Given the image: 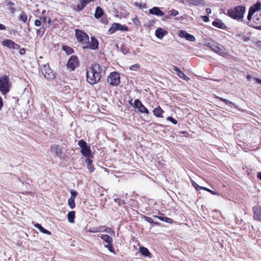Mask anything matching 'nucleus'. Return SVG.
Listing matches in <instances>:
<instances>
[{
	"label": "nucleus",
	"mask_w": 261,
	"mask_h": 261,
	"mask_svg": "<svg viewBox=\"0 0 261 261\" xmlns=\"http://www.w3.org/2000/svg\"><path fill=\"white\" fill-rule=\"evenodd\" d=\"M75 36L77 40L83 45V48H89L96 50L98 47V41L94 37H91V41H89V36L82 30H76Z\"/></svg>",
	"instance_id": "obj_1"
},
{
	"label": "nucleus",
	"mask_w": 261,
	"mask_h": 261,
	"mask_svg": "<svg viewBox=\"0 0 261 261\" xmlns=\"http://www.w3.org/2000/svg\"><path fill=\"white\" fill-rule=\"evenodd\" d=\"M102 72V68L100 65L93 64L86 72L87 82L91 85L98 83L101 78Z\"/></svg>",
	"instance_id": "obj_2"
},
{
	"label": "nucleus",
	"mask_w": 261,
	"mask_h": 261,
	"mask_svg": "<svg viewBox=\"0 0 261 261\" xmlns=\"http://www.w3.org/2000/svg\"><path fill=\"white\" fill-rule=\"evenodd\" d=\"M245 11L246 9L244 6H238L234 9L228 10L227 14L231 18L239 20L243 18Z\"/></svg>",
	"instance_id": "obj_3"
},
{
	"label": "nucleus",
	"mask_w": 261,
	"mask_h": 261,
	"mask_svg": "<svg viewBox=\"0 0 261 261\" xmlns=\"http://www.w3.org/2000/svg\"><path fill=\"white\" fill-rule=\"evenodd\" d=\"M11 86L8 76L5 75L0 77V91L3 95H6L9 92Z\"/></svg>",
	"instance_id": "obj_4"
},
{
	"label": "nucleus",
	"mask_w": 261,
	"mask_h": 261,
	"mask_svg": "<svg viewBox=\"0 0 261 261\" xmlns=\"http://www.w3.org/2000/svg\"><path fill=\"white\" fill-rule=\"evenodd\" d=\"M78 145L81 148V152L85 157L92 158V154L90 150V147L88 146L87 143L83 140H80L78 142Z\"/></svg>",
	"instance_id": "obj_5"
},
{
	"label": "nucleus",
	"mask_w": 261,
	"mask_h": 261,
	"mask_svg": "<svg viewBox=\"0 0 261 261\" xmlns=\"http://www.w3.org/2000/svg\"><path fill=\"white\" fill-rule=\"evenodd\" d=\"M108 82L112 86H117L120 82L119 74L117 72H111L108 76Z\"/></svg>",
	"instance_id": "obj_6"
},
{
	"label": "nucleus",
	"mask_w": 261,
	"mask_h": 261,
	"mask_svg": "<svg viewBox=\"0 0 261 261\" xmlns=\"http://www.w3.org/2000/svg\"><path fill=\"white\" fill-rule=\"evenodd\" d=\"M78 58L74 55L70 57L67 64V67L70 71H73L79 66Z\"/></svg>",
	"instance_id": "obj_7"
},
{
	"label": "nucleus",
	"mask_w": 261,
	"mask_h": 261,
	"mask_svg": "<svg viewBox=\"0 0 261 261\" xmlns=\"http://www.w3.org/2000/svg\"><path fill=\"white\" fill-rule=\"evenodd\" d=\"M41 72L44 77L47 80H53L55 77L54 72L48 64L43 66Z\"/></svg>",
	"instance_id": "obj_8"
},
{
	"label": "nucleus",
	"mask_w": 261,
	"mask_h": 261,
	"mask_svg": "<svg viewBox=\"0 0 261 261\" xmlns=\"http://www.w3.org/2000/svg\"><path fill=\"white\" fill-rule=\"evenodd\" d=\"M211 48L214 51L221 56L225 55L228 53L227 50L224 47L220 44H212Z\"/></svg>",
	"instance_id": "obj_9"
},
{
	"label": "nucleus",
	"mask_w": 261,
	"mask_h": 261,
	"mask_svg": "<svg viewBox=\"0 0 261 261\" xmlns=\"http://www.w3.org/2000/svg\"><path fill=\"white\" fill-rule=\"evenodd\" d=\"M127 31L128 30V28L127 27L123 25L120 23H114L111 27L109 30V32L110 34H113L116 31Z\"/></svg>",
	"instance_id": "obj_10"
},
{
	"label": "nucleus",
	"mask_w": 261,
	"mask_h": 261,
	"mask_svg": "<svg viewBox=\"0 0 261 261\" xmlns=\"http://www.w3.org/2000/svg\"><path fill=\"white\" fill-rule=\"evenodd\" d=\"M134 107H135L139 112L141 113L149 114L148 109L142 104L141 101L137 99L134 101Z\"/></svg>",
	"instance_id": "obj_11"
},
{
	"label": "nucleus",
	"mask_w": 261,
	"mask_h": 261,
	"mask_svg": "<svg viewBox=\"0 0 261 261\" xmlns=\"http://www.w3.org/2000/svg\"><path fill=\"white\" fill-rule=\"evenodd\" d=\"M253 213V219L261 222V206L255 205L252 208Z\"/></svg>",
	"instance_id": "obj_12"
},
{
	"label": "nucleus",
	"mask_w": 261,
	"mask_h": 261,
	"mask_svg": "<svg viewBox=\"0 0 261 261\" xmlns=\"http://www.w3.org/2000/svg\"><path fill=\"white\" fill-rule=\"evenodd\" d=\"M178 35L181 38H185L187 40L193 42L195 40L194 36L188 33L186 31L181 30L179 32Z\"/></svg>",
	"instance_id": "obj_13"
},
{
	"label": "nucleus",
	"mask_w": 261,
	"mask_h": 261,
	"mask_svg": "<svg viewBox=\"0 0 261 261\" xmlns=\"http://www.w3.org/2000/svg\"><path fill=\"white\" fill-rule=\"evenodd\" d=\"M2 44L4 46L10 48L17 49L19 46V45L15 43L14 41L9 39L5 40L3 41Z\"/></svg>",
	"instance_id": "obj_14"
},
{
	"label": "nucleus",
	"mask_w": 261,
	"mask_h": 261,
	"mask_svg": "<svg viewBox=\"0 0 261 261\" xmlns=\"http://www.w3.org/2000/svg\"><path fill=\"white\" fill-rule=\"evenodd\" d=\"M167 34V32L162 28H158L155 32V36L160 39H162Z\"/></svg>",
	"instance_id": "obj_15"
},
{
	"label": "nucleus",
	"mask_w": 261,
	"mask_h": 261,
	"mask_svg": "<svg viewBox=\"0 0 261 261\" xmlns=\"http://www.w3.org/2000/svg\"><path fill=\"white\" fill-rule=\"evenodd\" d=\"M149 13L158 16H161L164 15L163 12L159 8L154 7L149 9Z\"/></svg>",
	"instance_id": "obj_16"
},
{
	"label": "nucleus",
	"mask_w": 261,
	"mask_h": 261,
	"mask_svg": "<svg viewBox=\"0 0 261 261\" xmlns=\"http://www.w3.org/2000/svg\"><path fill=\"white\" fill-rule=\"evenodd\" d=\"M261 9V3L257 2L256 4L251 6L249 10V12L254 14L255 12Z\"/></svg>",
	"instance_id": "obj_17"
},
{
	"label": "nucleus",
	"mask_w": 261,
	"mask_h": 261,
	"mask_svg": "<svg viewBox=\"0 0 261 261\" xmlns=\"http://www.w3.org/2000/svg\"><path fill=\"white\" fill-rule=\"evenodd\" d=\"M164 111L161 109L160 107H158L153 110V113L154 116L158 118H163V114Z\"/></svg>",
	"instance_id": "obj_18"
},
{
	"label": "nucleus",
	"mask_w": 261,
	"mask_h": 261,
	"mask_svg": "<svg viewBox=\"0 0 261 261\" xmlns=\"http://www.w3.org/2000/svg\"><path fill=\"white\" fill-rule=\"evenodd\" d=\"M51 151L55 153L57 156L60 157L62 151L60 146L58 145H54L51 147Z\"/></svg>",
	"instance_id": "obj_19"
},
{
	"label": "nucleus",
	"mask_w": 261,
	"mask_h": 261,
	"mask_svg": "<svg viewBox=\"0 0 261 261\" xmlns=\"http://www.w3.org/2000/svg\"><path fill=\"white\" fill-rule=\"evenodd\" d=\"M85 161L87 164V168L88 169L89 172H93L94 171V168L92 165V160L90 159V158H87Z\"/></svg>",
	"instance_id": "obj_20"
},
{
	"label": "nucleus",
	"mask_w": 261,
	"mask_h": 261,
	"mask_svg": "<svg viewBox=\"0 0 261 261\" xmlns=\"http://www.w3.org/2000/svg\"><path fill=\"white\" fill-rule=\"evenodd\" d=\"M80 3L78 4L76 7L75 8V10L76 11H81L84 9V8L88 4L86 1L84 0H80Z\"/></svg>",
	"instance_id": "obj_21"
},
{
	"label": "nucleus",
	"mask_w": 261,
	"mask_h": 261,
	"mask_svg": "<svg viewBox=\"0 0 261 261\" xmlns=\"http://www.w3.org/2000/svg\"><path fill=\"white\" fill-rule=\"evenodd\" d=\"M213 25L215 27L222 29L226 28V25L220 19H216L214 21Z\"/></svg>",
	"instance_id": "obj_22"
},
{
	"label": "nucleus",
	"mask_w": 261,
	"mask_h": 261,
	"mask_svg": "<svg viewBox=\"0 0 261 261\" xmlns=\"http://www.w3.org/2000/svg\"><path fill=\"white\" fill-rule=\"evenodd\" d=\"M34 226L38 229L41 232L43 233H45V234H48V235H50L51 234V232L45 229V228H44L39 223H36L35 225H34Z\"/></svg>",
	"instance_id": "obj_23"
},
{
	"label": "nucleus",
	"mask_w": 261,
	"mask_h": 261,
	"mask_svg": "<svg viewBox=\"0 0 261 261\" xmlns=\"http://www.w3.org/2000/svg\"><path fill=\"white\" fill-rule=\"evenodd\" d=\"M103 10L100 7H97L96 8L95 12L94 14L95 17L97 19L100 18L103 15Z\"/></svg>",
	"instance_id": "obj_24"
},
{
	"label": "nucleus",
	"mask_w": 261,
	"mask_h": 261,
	"mask_svg": "<svg viewBox=\"0 0 261 261\" xmlns=\"http://www.w3.org/2000/svg\"><path fill=\"white\" fill-rule=\"evenodd\" d=\"M140 251L141 254L144 256H149L150 255V252L148 249L144 247H140Z\"/></svg>",
	"instance_id": "obj_25"
},
{
	"label": "nucleus",
	"mask_w": 261,
	"mask_h": 261,
	"mask_svg": "<svg viewBox=\"0 0 261 261\" xmlns=\"http://www.w3.org/2000/svg\"><path fill=\"white\" fill-rule=\"evenodd\" d=\"M68 220L70 223H73L74 222L75 212L70 211L68 214Z\"/></svg>",
	"instance_id": "obj_26"
},
{
	"label": "nucleus",
	"mask_w": 261,
	"mask_h": 261,
	"mask_svg": "<svg viewBox=\"0 0 261 261\" xmlns=\"http://www.w3.org/2000/svg\"><path fill=\"white\" fill-rule=\"evenodd\" d=\"M189 2L195 6H203L204 4V2L203 0H188Z\"/></svg>",
	"instance_id": "obj_27"
},
{
	"label": "nucleus",
	"mask_w": 261,
	"mask_h": 261,
	"mask_svg": "<svg viewBox=\"0 0 261 261\" xmlns=\"http://www.w3.org/2000/svg\"><path fill=\"white\" fill-rule=\"evenodd\" d=\"M100 237L101 239L107 243L113 242L112 238L108 234H102Z\"/></svg>",
	"instance_id": "obj_28"
},
{
	"label": "nucleus",
	"mask_w": 261,
	"mask_h": 261,
	"mask_svg": "<svg viewBox=\"0 0 261 261\" xmlns=\"http://www.w3.org/2000/svg\"><path fill=\"white\" fill-rule=\"evenodd\" d=\"M62 49L65 51L67 55H71L73 53V49L71 47L66 45H63Z\"/></svg>",
	"instance_id": "obj_29"
},
{
	"label": "nucleus",
	"mask_w": 261,
	"mask_h": 261,
	"mask_svg": "<svg viewBox=\"0 0 261 261\" xmlns=\"http://www.w3.org/2000/svg\"><path fill=\"white\" fill-rule=\"evenodd\" d=\"M28 19L27 15L25 14V12H22L19 16V19L21 20L24 23L27 22Z\"/></svg>",
	"instance_id": "obj_30"
},
{
	"label": "nucleus",
	"mask_w": 261,
	"mask_h": 261,
	"mask_svg": "<svg viewBox=\"0 0 261 261\" xmlns=\"http://www.w3.org/2000/svg\"><path fill=\"white\" fill-rule=\"evenodd\" d=\"M7 5L9 9L10 10L11 12L14 13V10H15V8H14L15 4L13 2H12L11 1H9L7 3Z\"/></svg>",
	"instance_id": "obj_31"
},
{
	"label": "nucleus",
	"mask_w": 261,
	"mask_h": 261,
	"mask_svg": "<svg viewBox=\"0 0 261 261\" xmlns=\"http://www.w3.org/2000/svg\"><path fill=\"white\" fill-rule=\"evenodd\" d=\"M178 13H179L177 11L175 10L174 9H172L171 10L168 11V16H166V18H168L169 16H176L178 14Z\"/></svg>",
	"instance_id": "obj_32"
},
{
	"label": "nucleus",
	"mask_w": 261,
	"mask_h": 261,
	"mask_svg": "<svg viewBox=\"0 0 261 261\" xmlns=\"http://www.w3.org/2000/svg\"><path fill=\"white\" fill-rule=\"evenodd\" d=\"M74 200L75 199H73V198H70L68 201V205L72 209L74 208L75 206Z\"/></svg>",
	"instance_id": "obj_33"
},
{
	"label": "nucleus",
	"mask_w": 261,
	"mask_h": 261,
	"mask_svg": "<svg viewBox=\"0 0 261 261\" xmlns=\"http://www.w3.org/2000/svg\"><path fill=\"white\" fill-rule=\"evenodd\" d=\"M177 75L181 79H184L185 80H188L189 79V77H187L185 73L180 70L178 71L177 73Z\"/></svg>",
	"instance_id": "obj_34"
},
{
	"label": "nucleus",
	"mask_w": 261,
	"mask_h": 261,
	"mask_svg": "<svg viewBox=\"0 0 261 261\" xmlns=\"http://www.w3.org/2000/svg\"><path fill=\"white\" fill-rule=\"evenodd\" d=\"M105 247L108 248L110 252L114 253L115 249L113 246L112 243H108L107 245H105Z\"/></svg>",
	"instance_id": "obj_35"
},
{
	"label": "nucleus",
	"mask_w": 261,
	"mask_h": 261,
	"mask_svg": "<svg viewBox=\"0 0 261 261\" xmlns=\"http://www.w3.org/2000/svg\"><path fill=\"white\" fill-rule=\"evenodd\" d=\"M140 68V65L139 64H134L129 67V69L132 71H137Z\"/></svg>",
	"instance_id": "obj_36"
},
{
	"label": "nucleus",
	"mask_w": 261,
	"mask_h": 261,
	"mask_svg": "<svg viewBox=\"0 0 261 261\" xmlns=\"http://www.w3.org/2000/svg\"><path fill=\"white\" fill-rule=\"evenodd\" d=\"M219 99L221 101L224 102L227 105L232 106V105H234L233 102H232V101H230L226 99H224V98L220 97V98H219Z\"/></svg>",
	"instance_id": "obj_37"
},
{
	"label": "nucleus",
	"mask_w": 261,
	"mask_h": 261,
	"mask_svg": "<svg viewBox=\"0 0 261 261\" xmlns=\"http://www.w3.org/2000/svg\"><path fill=\"white\" fill-rule=\"evenodd\" d=\"M88 231L90 232H97L100 231V227H93V228H90Z\"/></svg>",
	"instance_id": "obj_38"
},
{
	"label": "nucleus",
	"mask_w": 261,
	"mask_h": 261,
	"mask_svg": "<svg viewBox=\"0 0 261 261\" xmlns=\"http://www.w3.org/2000/svg\"><path fill=\"white\" fill-rule=\"evenodd\" d=\"M192 185L193 187L195 188V189L197 191H199L200 190H202V187L199 186L197 183H196L195 181H192Z\"/></svg>",
	"instance_id": "obj_39"
},
{
	"label": "nucleus",
	"mask_w": 261,
	"mask_h": 261,
	"mask_svg": "<svg viewBox=\"0 0 261 261\" xmlns=\"http://www.w3.org/2000/svg\"><path fill=\"white\" fill-rule=\"evenodd\" d=\"M70 194H71L70 198H73V199H75L76 195H77V192L76 191H75L74 190H71Z\"/></svg>",
	"instance_id": "obj_40"
},
{
	"label": "nucleus",
	"mask_w": 261,
	"mask_h": 261,
	"mask_svg": "<svg viewBox=\"0 0 261 261\" xmlns=\"http://www.w3.org/2000/svg\"><path fill=\"white\" fill-rule=\"evenodd\" d=\"M167 120L168 121H171L173 124H176L177 123V121L176 120H175L174 118H172L171 116H169L167 118Z\"/></svg>",
	"instance_id": "obj_41"
},
{
	"label": "nucleus",
	"mask_w": 261,
	"mask_h": 261,
	"mask_svg": "<svg viewBox=\"0 0 261 261\" xmlns=\"http://www.w3.org/2000/svg\"><path fill=\"white\" fill-rule=\"evenodd\" d=\"M180 70L177 68V67L175 66H173L172 67H171V71L177 74V72L178 71H179Z\"/></svg>",
	"instance_id": "obj_42"
},
{
	"label": "nucleus",
	"mask_w": 261,
	"mask_h": 261,
	"mask_svg": "<svg viewBox=\"0 0 261 261\" xmlns=\"http://www.w3.org/2000/svg\"><path fill=\"white\" fill-rule=\"evenodd\" d=\"M158 214L160 215V216L159 217H158V219H159L162 221H164L166 217H164V214L163 213L159 212Z\"/></svg>",
	"instance_id": "obj_43"
},
{
	"label": "nucleus",
	"mask_w": 261,
	"mask_h": 261,
	"mask_svg": "<svg viewBox=\"0 0 261 261\" xmlns=\"http://www.w3.org/2000/svg\"><path fill=\"white\" fill-rule=\"evenodd\" d=\"M44 34V29L43 28H41L40 29L37 30V34L38 35H42Z\"/></svg>",
	"instance_id": "obj_44"
},
{
	"label": "nucleus",
	"mask_w": 261,
	"mask_h": 261,
	"mask_svg": "<svg viewBox=\"0 0 261 261\" xmlns=\"http://www.w3.org/2000/svg\"><path fill=\"white\" fill-rule=\"evenodd\" d=\"M35 25L37 27H39L41 25V22L40 21V20H38V19H36L35 21V23H34Z\"/></svg>",
	"instance_id": "obj_45"
},
{
	"label": "nucleus",
	"mask_w": 261,
	"mask_h": 261,
	"mask_svg": "<svg viewBox=\"0 0 261 261\" xmlns=\"http://www.w3.org/2000/svg\"><path fill=\"white\" fill-rule=\"evenodd\" d=\"M164 221H165L168 223H171L172 222V220L171 218H167L166 217Z\"/></svg>",
	"instance_id": "obj_46"
},
{
	"label": "nucleus",
	"mask_w": 261,
	"mask_h": 261,
	"mask_svg": "<svg viewBox=\"0 0 261 261\" xmlns=\"http://www.w3.org/2000/svg\"><path fill=\"white\" fill-rule=\"evenodd\" d=\"M202 19L204 22H208L209 21V18L207 16H202Z\"/></svg>",
	"instance_id": "obj_47"
},
{
	"label": "nucleus",
	"mask_w": 261,
	"mask_h": 261,
	"mask_svg": "<svg viewBox=\"0 0 261 261\" xmlns=\"http://www.w3.org/2000/svg\"><path fill=\"white\" fill-rule=\"evenodd\" d=\"M146 220L150 223H154V222L153 221L152 219L150 218V217H146V218H145Z\"/></svg>",
	"instance_id": "obj_48"
},
{
	"label": "nucleus",
	"mask_w": 261,
	"mask_h": 261,
	"mask_svg": "<svg viewBox=\"0 0 261 261\" xmlns=\"http://www.w3.org/2000/svg\"><path fill=\"white\" fill-rule=\"evenodd\" d=\"M253 14H252L250 12H248V16H247V19L248 20H250L252 18V16Z\"/></svg>",
	"instance_id": "obj_49"
},
{
	"label": "nucleus",
	"mask_w": 261,
	"mask_h": 261,
	"mask_svg": "<svg viewBox=\"0 0 261 261\" xmlns=\"http://www.w3.org/2000/svg\"><path fill=\"white\" fill-rule=\"evenodd\" d=\"M3 107V102L2 98L0 96V111L2 110Z\"/></svg>",
	"instance_id": "obj_50"
},
{
	"label": "nucleus",
	"mask_w": 261,
	"mask_h": 261,
	"mask_svg": "<svg viewBox=\"0 0 261 261\" xmlns=\"http://www.w3.org/2000/svg\"><path fill=\"white\" fill-rule=\"evenodd\" d=\"M254 80L257 83L261 84V80L260 79L257 78V77H254Z\"/></svg>",
	"instance_id": "obj_51"
},
{
	"label": "nucleus",
	"mask_w": 261,
	"mask_h": 261,
	"mask_svg": "<svg viewBox=\"0 0 261 261\" xmlns=\"http://www.w3.org/2000/svg\"><path fill=\"white\" fill-rule=\"evenodd\" d=\"M5 29H6L5 26L3 24L0 23V30H5Z\"/></svg>",
	"instance_id": "obj_52"
},
{
	"label": "nucleus",
	"mask_w": 261,
	"mask_h": 261,
	"mask_svg": "<svg viewBox=\"0 0 261 261\" xmlns=\"http://www.w3.org/2000/svg\"><path fill=\"white\" fill-rule=\"evenodd\" d=\"M111 228H107L105 230H103L102 231H105L106 232H108V233H110L111 232Z\"/></svg>",
	"instance_id": "obj_53"
},
{
	"label": "nucleus",
	"mask_w": 261,
	"mask_h": 261,
	"mask_svg": "<svg viewBox=\"0 0 261 261\" xmlns=\"http://www.w3.org/2000/svg\"><path fill=\"white\" fill-rule=\"evenodd\" d=\"M19 53L20 55H23L25 53V49H21L19 51Z\"/></svg>",
	"instance_id": "obj_54"
},
{
	"label": "nucleus",
	"mask_w": 261,
	"mask_h": 261,
	"mask_svg": "<svg viewBox=\"0 0 261 261\" xmlns=\"http://www.w3.org/2000/svg\"><path fill=\"white\" fill-rule=\"evenodd\" d=\"M202 190H205V191H208V192L211 191V190H210V189H208V188H205V187H202Z\"/></svg>",
	"instance_id": "obj_55"
},
{
	"label": "nucleus",
	"mask_w": 261,
	"mask_h": 261,
	"mask_svg": "<svg viewBox=\"0 0 261 261\" xmlns=\"http://www.w3.org/2000/svg\"><path fill=\"white\" fill-rule=\"evenodd\" d=\"M257 176L260 180H261V172H258Z\"/></svg>",
	"instance_id": "obj_56"
},
{
	"label": "nucleus",
	"mask_w": 261,
	"mask_h": 261,
	"mask_svg": "<svg viewBox=\"0 0 261 261\" xmlns=\"http://www.w3.org/2000/svg\"><path fill=\"white\" fill-rule=\"evenodd\" d=\"M206 13H207V14L211 13V9H210V8H207V9H206Z\"/></svg>",
	"instance_id": "obj_57"
},
{
	"label": "nucleus",
	"mask_w": 261,
	"mask_h": 261,
	"mask_svg": "<svg viewBox=\"0 0 261 261\" xmlns=\"http://www.w3.org/2000/svg\"><path fill=\"white\" fill-rule=\"evenodd\" d=\"M129 103L132 105V106L134 107V102H133V99H131L129 101Z\"/></svg>",
	"instance_id": "obj_58"
},
{
	"label": "nucleus",
	"mask_w": 261,
	"mask_h": 261,
	"mask_svg": "<svg viewBox=\"0 0 261 261\" xmlns=\"http://www.w3.org/2000/svg\"><path fill=\"white\" fill-rule=\"evenodd\" d=\"M247 79L249 80H250V79H251V76L250 75H247Z\"/></svg>",
	"instance_id": "obj_59"
},
{
	"label": "nucleus",
	"mask_w": 261,
	"mask_h": 261,
	"mask_svg": "<svg viewBox=\"0 0 261 261\" xmlns=\"http://www.w3.org/2000/svg\"><path fill=\"white\" fill-rule=\"evenodd\" d=\"M209 192H210L212 194H216L215 192L213 191H212L211 190V191H209Z\"/></svg>",
	"instance_id": "obj_60"
},
{
	"label": "nucleus",
	"mask_w": 261,
	"mask_h": 261,
	"mask_svg": "<svg viewBox=\"0 0 261 261\" xmlns=\"http://www.w3.org/2000/svg\"><path fill=\"white\" fill-rule=\"evenodd\" d=\"M153 217H154V218H158V217H159V216L153 215Z\"/></svg>",
	"instance_id": "obj_61"
}]
</instances>
